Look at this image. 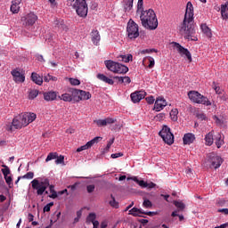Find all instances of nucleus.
I'll use <instances>...</instances> for the list:
<instances>
[{
  "instance_id": "f257e3e1",
  "label": "nucleus",
  "mask_w": 228,
  "mask_h": 228,
  "mask_svg": "<svg viewBox=\"0 0 228 228\" xmlns=\"http://www.w3.org/2000/svg\"><path fill=\"white\" fill-rule=\"evenodd\" d=\"M180 33L184 36V38L191 41H198L195 36V25H194V11L193 5L191 2L187 3L186 12L183 23L179 28Z\"/></svg>"
},
{
  "instance_id": "f03ea898",
  "label": "nucleus",
  "mask_w": 228,
  "mask_h": 228,
  "mask_svg": "<svg viewBox=\"0 0 228 228\" xmlns=\"http://www.w3.org/2000/svg\"><path fill=\"white\" fill-rule=\"evenodd\" d=\"M31 186L34 191H37V196H42L49 187L50 192L52 193L49 195V198L53 200L58 198L57 191L54 190V185L50 184V180L48 178L41 179V181L34 179L31 181Z\"/></svg>"
},
{
  "instance_id": "7ed1b4c3",
  "label": "nucleus",
  "mask_w": 228,
  "mask_h": 228,
  "mask_svg": "<svg viewBox=\"0 0 228 228\" xmlns=\"http://www.w3.org/2000/svg\"><path fill=\"white\" fill-rule=\"evenodd\" d=\"M140 20L142 26L149 30H156L158 27V20L156 18V12L154 10L149 9L144 12H142L140 14Z\"/></svg>"
},
{
  "instance_id": "20e7f679",
  "label": "nucleus",
  "mask_w": 228,
  "mask_h": 228,
  "mask_svg": "<svg viewBox=\"0 0 228 228\" xmlns=\"http://www.w3.org/2000/svg\"><path fill=\"white\" fill-rule=\"evenodd\" d=\"M104 64L107 69L115 74H126L129 72V68L126 65L114 61L112 60L104 61Z\"/></svg>"
},
{
  "instance_id": "39448f33",
  "label": "nucleus",
  "mask_w": 228,
  "mask_h": 228,
  "mask_svg": "<svg viewBox=\"0 0 228 228\" xmlns=\"http://www.w3.org/2000/svg\"><path fill=\"white\" fill-rule=\"evenodd\" d=\"M77 15L80 18H86L88 13V5L86 0H75L73 4Z\"/></svg>"
},
{
  "instance_id": "423d86ee",
  "label": "nucleus",
  "mask_w": 228,
  "mask_h": 228,
  "mask_svg": "<svg viewBox=\"0 0 228 228\" xmlns=\"http://www.w3.org/2000/svg\"><path fill=\"white\" fill-rule=\"evenodd\" d=\"M126 33L129 39H136L140 37L139 25L133 20H129L126 28Z\"/></svg>"
},
{
  "instance_id": "0eeeda50",
  "label": "nucleus",
  "mask_w": 228,
  "mask_h": 228,
  "mask_svg": "<svg viewBox=\"0 0 228 228\" xmlns=\"http://www.w3.org/2000/svg\"><path fill=\"white\" fill-rule=\"evenodd\" d=\"M189 98L196 103L199 104H204L207 106H210L211 102L208 101V99L203 95H201L200 93L195 91H191L188 94Z\"/></svg>"
},
{
  "instance_id": "6e6552de",
  "label": "nucleus",
  "mask_w": 228,
  "mask_h": 228,
  "mask_svg": "<svg viewBox=\"0 0 228 228\" xmlns=\"http://www.w3.org/2000/svg\"><path fill=\"white\" fill-rule=\"evenodd\" d=\"M159 134L163 139V142L167 145L174 143V134L171 133L170 128L167 126H164Z\"/></svg>"
},
{
  "instance_id": "1a4fd4ad",
  "label": "nucleus",
  "mask_w": 228,
  "mask_h": 228,
  "mask_svg": "<svg viewBox=\"0 0 228 228\" xmlns=\"http://www.w3.org/2000/svg\"><path fill=\"white\" fill-rule=\"evenodd\" d=\"M37 20V16L33 12H29L25 16L21 17V23L26 28L32 27Z\"/></svg>"
},
{
  "instance_id": "9d476101",
  "label": "nucleus",
  "mask_w": 228,
  "mask_h": 228,
  "mask_svg": "<svg viewBox=\"0 0 228 228\" xmlns=\"http://www.w3.org/2000/svg\"><path fill=\"white\" fill-rule=\"evenodd\" d=\"M12 79L15 83H23L25 81V75L20 68H15L11 71Z\"/></svg>"
},
{
  "instance_id": "9b49d317",
  "label": "nucleus",
  "mask_w": 228,
  "mask_h": 228,
  "mask_svg": "<svg viewBox=\"0 0 228 228\" xmlns=\"http://www.w3.org/2000/svg\"><path fill=\"white\" fill-rule=\"evenodd\" d=\"M172 45H174V47L177 49V52L180 53V55L186 56V58L189 60L190 62H191V54L190 51L187 48H184L183 45H181L177 42H172Z\"/></svg>"
},
{
  "instance_id": "f8f14e48",
  "label": "nucleus",
  "mask_w": 228,
  "mask_h": 228,
  "mask_svg": "<svg viewBox=\"0 0 228 228\" xmlns=\"http://www.w3.org/2000/svg\"><path fill=\"white\" fill-rule=\"evenodd\" d=\"M28 123L24 121L23 116L20 117L19 118H15L12 120V126L10 130L13 129H20L22 126H26Z\"/></svg>"
},
{
  "instance_id": "ddd939ff",
  "label": "nucleus",
  "mask_w": 228,
  "mask_h": 228,
  "mask_svg": "<svg viewBox=\"0 0 228 228\" xmlns=\"http://www.w3.org/2000/svg\"><path fill=\"white\" fill-rule=\"evenodd\" d=\"M223 162L224 160L220 156L214 154L210 155V165L214 169H218L222 166Z\"/></svg>"
},
{
  "instance_id": "4468645a",
  "label": "nucleus",
  "mask_w": 228,
  "mask_h": 228,
  "mask_svg": "<svg viewBox=\"0 0 228 228\" xmlns=\"http://www.w3.org/2000/svg\"><path fill=\"white\" fill-rule=\"evenodd\" d=\"M133 102L137 103L141 102L143 98H145V92L140 91L131 94L130 95Z\"/></svg>"
},
{
  "instance_id": "2eb2a0df",
  "label": "nucleus",
  "mask_w": 228,
  "mask_h": 228,
  "mask_svg": "<svg viewBox=\"0 0 228 228\" xmlns=\"http://www.w3.org/2000/svg\"><path fill=\"white\" fill-rule=\"evenodd\" d=\"M166 106H167V102L163 98L159 97L155 102L153 110H155L156 111H160Z\"/></svg>"
},
{
  "instance_id": "dca6fc26",
  "label": "nucleus",
  "mask_w": 228,
  "mask_h": 228,
  "mask_svg": "<svg viewBox=\"0 0 228 228\" xmlns=\"http://www.w3.org/2000/svg\"><path fill=\"white\" fill-rule=\"evenodd\" d=\"M91 41L94 45L98 46L101 41V36L98 30H92L90 33Z\"/></svg>"
},
{
  "instance_id": "f3484780",
  "label": "nucleus",
  "mask_w": 228,
  "mask_h": 228,
  "mask_svg": "<svg viewBox=\"0 0 228 228\" xmlns=\"http://www.w3.org/2000/svg\"><path fill=\"white\" fill-rule=\"evenodd\" d=\"M20 3H21V0L12 1L11 12L12 13H19V12L20 11Z\"/></svg>"
},
{
  "instance_id": "a211bd4d",
  "label": "nucleus",
  "mask_w": 228,
  "mask_h": 228,
  "mask_svg": "<svg viewBox=\"0 0 228 228\" xmlns=\"http://www.w3.org/2000/svg\"><path fill=\"white\" fill-rule=\"evenodd\" d=\"M183 139L184 145H191V143H193L195 140V135L191 133H188L184 134Z\"/></svg>"
},
{
  "instance_id": "6ab92c4d",
  "label": "nucleus",
  "mask_w": 228,
  "mask_h": 228,
  "mask_svg": "<svg viewBox=\"0 0 228 228\" xmlns=\"http://www.w3.org/2000/svg\"><path fill=\"white\" fill-rule=\"evenodd\" d=\"M68 92L70 94V96L72 98V102H79L78 96L80 90L69 88Z\"/></svg>"
},
{
  "instance_id": "aec40b11",
  "label": "nucleus",
  "mask_w": 228,
  "mask_h": 228,
  "mask_svg": "<svg viewBox=\"0 0 228 228\" xmlns=\"http://www.w3.org/2000/svg\"><path fill=\"white\" fill-rule=\"evenodd\" d=\"M96 77L104 82L107 83L108 85L113 86L114 85V80H112V78H108V77H106V75H103L102 73H98V75H96Z\"/></svg>"
},
{
  "instance_id": "412c9836",
  "label": "nucleus",
  "mask_w": 228,
  "mask_h": 228,
  "mask_svg": "<svg viewBox=\"0 0 228 228\" xmlns=\"http://www.w3.org/2000/svg\"><path fill=\"white\" fill-rule=\"evenodd\" d=\"M22 118L24 119V121L27 123V126L29 124V123H32L36 118H37V115L34 114V113H25L22 115Z\"/></svg>"
},
{
  "instance_id": "4be33fe9",
  "label": "nucleus",
  "mask_w": 228,
  "mask_h": 228,
  "mask_svg": "<svg viewBox=\"0 0 228 228\" xmlns=\"http://www.w3.org/2000/svg\"><path fill=\"white\" fill-rule=\"evenodd\" d=\"M92 98V94L88 92L80 90L78 93V102L80 101H86Z\"/></svg>"
},
{
  "instance_id": "5701e85b",
  "label": "nucleus",
  "mask_w": 228,
  "mask_h": 228,
  "mask_svg": "<svg viewBox=\"0 0 228 228\" xmlns=\"http://www.w3.org/2000/svg\"><path fill=\"white\" fill-rule=\"evenodd\" d=\"M123 8L125 12H131L134 8V0H123Z\"/></svg>"
},
{
  "instance_id": "b1692460",
  "label": "nucleus",
  "mask_w": 228,
  "mask_h": 228,
  "mask_svg": "<svg viewBox=\"0 0 228 228\" xmlns=\"http://www.w3.org/2000/svg\"><path fill=\"white\" fill-rule=\"evenodd\" d=\"M221 17L223 20H228V1L221 5Z\"/></svg>"
},
{
  "instance_id": "393cba45",
  "label": "nucleus",
  "mask_w": 228,
  "mask_h": 228,
  "mask_svg": "<svg viewBox=\"0 0 228 228\" xmlns=\"http://www.w3.org/2000/svg\"><path fill=\"white\" fill-rule=\"evenodd\" d=\"M142 213L143 210H142V208H136V207H134L131 208V210H129V215L133 216L143 217V216H142Z\"/></svg>"
},
{
  "instance_id": "a878e982",
  "label": "nucleus",
  "mask_w": 228,
  "mask_h": 228,
  "mask_svg": "<svg viewBox=\"0 0 228 228\" xmlns=\"http://www.w3.org/2000/svg\"><path fill=\"white\" fill-rule=\"evenodd\" d=\"M133 54L129 53L127 55L126 54H121L119 56H118V61H123L125 63H128L131 61H133Z\"/></svg>"
},
{
  "instance_id": "bb28decb",
  "label": "nucleus",
  "mask_w": 228,
  "mask_h": 228,
  "mask_svg": "<svg viewBox=\"0 0 228 228\" xmlns=\"http://www.w3.org/2000/svg\"><path fill=\"white\" fill-rule=\"evenodd\" d=\"M44 98L47 102H52L57 98V94L55 92H47L44 94Z\"/></svg>"
},
{
  "instance_id": "cd10ccee",
  "label": "nucleus",
  "mask_w": 228,
  "mask_h": 228,
  "mask_svg": "<svg viewBox=\"0 0 228 228\" xmlns=\"http://www.w3.org/2000/svg\"><path fill=\"white\" fill-rule=\"evenodd\" d=\"M31 79L35 84L38 86H42L43 84V77H40V75H37V73H32Z\"/></svg>"
},
{
  "instance_id": "c85d7f7f",
  "label": "nucleus",
  "mask_w": 228,
  "mask_h": 228,
  "mask_svg": "<svg viewBox=\"0 0 228 228\" xmlns=\"http://www.w3.org/2000/svg\"><path fill=\"white\" fill-rule=\"evenodd\" d=\"M201 29L208 38L212 37L211 29L207 26V24H201Z\"/></svg>"
},
{
  "instance_id": "c756f323",
  "label": "nucleus",
  "mask_w": 228,
  "mask_h": 228,
  "mask_svg": "<svg viewBox=\"0 0 228 228\" xmlns=\"http://www.w3.org/2000/svg\"><path fill=\"white\" fill-rule=\"evenodd\" d=\"M110 198L112 200L109 201L110 206L115 209L119 208V202L116 200V198L113 196V194H110Z\"/></svg>"
},
{
  "instance_id": "7c9ffc66",
  "label": "nucleus",
  "mask_w": 228,
  "mask_h": 228,
  "mask_svg": "<svg viewBox=\"0 0 228 228\" xmlns=\"http://www.w3.org/2000/svg\"><path fill=\"white\" fill-rule=\"evenodd\" d=\"M205 140H206V145H213L214 143V137H213V133L210 132L208 133L206 137H205Z\"/></svg>"
},
{
  "instance_id": "2f4dec72",
  "label": "nucleus",
  "mask_w": 228,
  "mask_h": 228,
  "mask_svg": "<svg viewBox=\"0 0 228 228\" xmlns=\"http://www.w3.org/2000/svg\"><path fill=\"white\" fill-rule=\"evenodd\" d=\"M216 146L217 149H220L222 145H224V139H222V135L220 134L216 135Z\"/></svg>"
},
{
  "instance_id": "473e14b6",
  "label": "nucleus",
  "mask_w": 228,
  "mask_h": 228,
  "mask_svg": "<svg viewBox=\"0 0 228 228\" xmlns=\"http://www.w3.org/2000/svg\"><path fill=\"white\" fill-rule=\"evenodd\" d=\"M100 139H102V138L100 136H96L94 139H92L91 141L87 142V143H86V146L87 147V149H91V147H93V145H94V143H98Z\"/></svg>"
},
{
  "instance_id": "72a5a7b5",
  "label": "nucleus",
  "mask_w": 228,
  "mask_h": 228,
  "mask_svg": "<svg viewBox=\"0 0 228 228\" xmlns=\"http://www.w3.org/2000/svg\"><path fill=\"white\" fill-rule=\"evenodd\" d=\"M132 180L135 182L140 187L147 188V182L143 180H139L136 176L133 177Z\"/></svg>"
},
{
  "instance_id": "f704fd0d",
  "label": "nucleus",
  "mask_w": 228,
  "mask_h": 228,
  "mask_svg": "<svg viewBox=\"0 0 228 228\" xmlns=\"http://www.w3.org/2000/svg\"><path fill=\"white\" fill-rule=\"evenodd\" d=\"M178 110L173 109L170 112V118L174 122H176L178 120Z\"/></svg>"
},
{
  "instance_id": "c9c22d12",
  "label": "nucleus",
  "mask_w": 228,
  "mask_h": 228,
  "mask_svg": "<svg viewBox=\"0 0 228 228\" xmlns=\"http://www.w3.org/2000/svg\"><path fill=\"white\" fill-rule=\"evenodd\" d=\"M59 98L66 102H71L72 101V97L71 94H63L61 96H59Z\"/></svg>"
},
{
  "instance_id": "e433bc0d",
  "label": "nucleus",
  "mask_w": 228,
  "mask_h": 228,
  "mask_svg": "<svg viewBox=\"0 0 228 228\" xmlns=\"http://www.w3.org/2000/svg\"><path fill=\"white\" fill-rule=\"evenodd\" d=\"M144 60H148V61H149L148 68L149 69L154 68V65L156 64V61H154V58L152 56H147V57L144 58Z\"/></svg>"
},
{
  "instance_id": "4c0bfd02",
  "label": "nucleus",
  "mask_w": 228,
  "mask_h": 228,
  "mask_svg": "<svg viewBox=\"0 0 228 228\" xmlns=\"http://www.w3.org/2000/svg\"><path fill=\"white\" fill-rule=\"evenodd\" d=\"M174 204L180 211L185 208V204L183 201L175 200Z\"/></svg>"
},
{
  "instance_id": "58836bf2",
  "label": "nucleus",
  "mask_w": 228,
  "mask_h": 228,
  "mask_svg": "<svg viewBox=\"0 0 228 228\" xmlns=\"http://www.w3.org/2000/svg\"><path fill=\"white\" fill-rule=\"evenodd\" d=\"M143 11V1L138 0L136 13H142Z\"/></svg>"
},
{
  "instance_id": "ea45409f",
  "label": "nucleus",
  "mask_w": 228,
  "mask_h": 228,
  "mask_svg": "<svg viewBox=\"0 0 228 228\" xmlns=\"http://www.w3.org/2000/svg\"><path fill=\"white\" fill-rule=\"evenodd\" d=\"M58 158L57 152H51L48 154L47 158L45 159V162H49L51 160L56 159Z\"/></svg>"
},
{
  "instance_id": "a19ab883",
  "label": "nucleus",
  "mask_w": 228,
  "mask_h": 228,
  "mask_svg": "<svg viewBox=\"0 0 228 228\" xmlns=\"http://www.w3.org/2000/svg\"><path fill=\"white\" fill-rule=\"evenodd\" d=\"M4 168L1 169L2 174L4 175V177H6L10 175V167L6 165L2 166Z\"/></svg>"
},
{
  "instance_id": "79ce46f5",
  "label": "nucleus",
  "mask_w": 228,
  "mask_h": 228,
  "mask_svg": "<svg viewBox=\"0 0 228 228\" xmlns=\"http://www.w3.org/2000/svg\"><path fill=\"white\" fill-rule=\"evenodd\" d=\"M95 219H96V214L94 213L88 214L87 222L94 224V223H96Z\"/></svg>"
},
{
  "instance_id": "37998d69",
  "label": "nucleus",
  "mask_w": 228,
  "mask_h": 228,
  "mask_svg": "<svg viewBox=\"0 0 228 228\" xmlns=\"http://www.w3.org/2000/svg\"><path fill=\"white\" fill-rule=\"evenodd\" d=\"M94 123H95L99 127L107 126L105 119L94 120Z\"/></svg>"
},
{
  "instance_id": "c03bdc74",
  "label": "nucleus",
  "mask_w": 228,
  "mask_h": 228,
  "mask_svg": "<svg viewBox=\"0 0 228 228\" xmlns=\"http://www.w3.org/2000/svg\"><path fill=\"white\" fill-rule=\"evenodd\" d=\"M142 206L145 208H152V201L150 200H144L142 202Z\"/></svg>"
},
{
  "instance_id": "a18cd8bd",
  "label": "nucleus",
  "mask_w": 228,
  "mask_h": 228,
  "mask_svg": "<svg viewBox=\"0 0 228 228\" xmlns=\"http://www.w3.org/2000/svg\"><path fill=\"white\" fill-rule=\"evenodd\" d=\"M152 53H158V50L157 49H154V48H151V49H144V50H142L141 51V53L142 54H151Z\"/></svg>"
},
{
  "instance_id": "49530a36",
  "label": "nucleus",
  "mask_w": 228,
  "mask_h": 228,
  "mask_svg": "<svg viewBox=\"0 0 228 228\" xmlns=\"http://www.w3.org/2000/svg\"><path fill=\"white\" fill-rule=\"evenodd\" d=\"M22 179L31 180L34 178V173L33 172H28L24 175L21 176Z\"/></svg>"
},
{
  "instance_id": "de8ad7c7",
  "label": "nucleus",
  "mask_w": 228,
  "mask_h": 228,
  "mask_svg": "<svg viewBox=\"0 0 228 228\" xmlns=\"http://www.w3.org/2000/svg\"><path fill=\"white\" fill-rule=\"evenodd\" d=\"M83 210L77 211V217L74 219V224H77L82 216Z\"/></svg>"
},
{
  "instance_id": "09e8293b",
  "label": "nucleus",
  "mask_w": 228,
  "mask_h": 228,
  "mask_svg": "<svg viewBox=\"0 0 228 228\" xmlns=\"http://www.w3.org/2000/svg\"><path fill=\"white\" fill-rule=\"evenodd\" d=\"M39 92L37 90H33L29 93L28 98L33 100L38 95Z\"/></svg>"
},
{
  "instance_id": "8fccbe9b",
  "label": "nucleus",
  "mask_w": 228,
  "mask_h": 228,
  "mask_svg": "<svg viewBox=\"0 0 228 228\" xmlns=\"http://www.w3.org/2000/svg\"><path fill=\"white\" fill-rule=\"evenodd\" d=\"M117 122V118H105V124L106 126L111 125Z\"/></svg>"
},
{
  "instance_id": "3c124183",
  "label": "nucleus",
  "mask_w": 228,
  "mask_h": 228,
  "mask_svg": "<svg viewBox=\"0 0 228 228\" xmlns=\"http://www.w3.org/2000/svg\"><path fill=\"white\" fill-rule=\"evenodd\" d=\"M56 165H61L64 164V156L61 155L58 156L56 160H55Z\"/></svg>"
},
{
  "instance_id": "603ef678",
  "label": "nucleus",
  "mask_w": 228,
  "mask_h": 228,
  "mask_svg": "<svg viewBox=\"0 0 228 228\" xmlns=\"http://www.w3.org/2000/svg\"><path fill=\"white\" fill-rule=\"evenodd\" d=\"M54 205L53 201L49 202L44 207V212H50L51 208Z\"/></svg>"
},
{
  "instance_id": "864d4df0",
  "label": "nucleus",
  "mask_w": 228,
  "mask_h": 228,
  "mask_svg": "<svg viewBox=\"0 0 228 228\" xmlns=\"http://www.w3.org/2000/svg\"><path fill=\"white\" fill-rule=\"evenodd\" d=\"M69 82L72 86H79L80 85V80L77 78H69Z\"/></svg>"
},
{
  "instance_id": "5fc2aeb1",
  "label": "nucleus",
  "mask_w": 228,
  "mask_h": 228,
  "mask_svg": "<svg viewBox=\"0 0 228 228\" xmlns=\"http://www.w3.org/2000/svg\"><path fill=\"white\" fill-rule=\"evenodd\" d=\"M123 156H124V154L122 152H118V153L111 154L110 158L113 159H116L121 158Z\"/></svg>"
},
{
  "instance_id": "6e6d98bb",
  "label": "nucleus",
  "mask_w": 228,
  "mask_h": 228,
  "mask_svg": "<svg viewBox=\"0 0 228 228\" xmlns=\"http://www.w3.org/2000/svg\"><path fill=\"white\" fill-rule=\"evenodd\" d=\"M132 82L130 77H123V84L125 86L129 85Z\"/></svg>"
},
{
  "instance_id": "4d7b16f0",
  "label": "nucleus",
  "mask_w": 228,
  "mask_h": 228,
  "mask_svg": "<svg viewBox=\"0 0 228 228\" xmlns=\"http://www.w3.org/2000/svg\"><path fill=\"white\" fill-rule=\"evenodd\" d=\"M94 190H95V185H94V184H89V185H87V192H88V193L94 192Z\"/></svg>"
},
{
  "instance_id": "13d9d810",
  "label": "nucleus",
  "mask_w": 228,
  "mask_h": 228,
  "mask_svg": "<svg viewBox=\"0 0 228 228\" xmlns=\"http://www.w3.org/2000/svg\"><path fill=\"white\" fill-rule=\"evenodd\" d=\"M114 142H115V138H111V139L108 142L107 146H106L107 151H109V149H110V147H111V145H113Z\"/></svg>"
},
{
  "instance_id": "bf43d9fd",
  "label": "nucleus",
  "mask_w": 228,
  "mask_h": 228,
  "mask_svg": "<svg viewBox=\"0 0 228 228\" xmlns=\"http://www.w3.org/2000/svg\"><path fill=\"white\" fill-rule=\"evenodd\" d=\"M197 118L200 120H206L207 119V117L204 113H198Z\"/></svg>"
},
{
  "instance_id": "052dcab7",
  "label": "nucleus",
  "mask_w": 228,
  "mask_h": 228,
  "mask_svg": "<svg viewBox=\"0 0 228 228\" xmlns=\"http://www.w3.org/2000/svg\"><path fill=\"white\" fill-rule=\"evenodd\" d=\"M4 180H5V183H6L8 185H11V184H12V176L6 175V176H4Z\"/></svg>"
},
{
  "instance_id": "680f3d73",
  "label": "nucleus",
  "mask_w": 228,
  "mask_h": 228,
  "mask_svg": "<svg viewBox=\"0 0 228 228\" xmlns=\"http://www.w3.org/2000/svg\"><path fill=\"white\" fill-rule=\"evenodd\" d=\"M87 146H86V145H84V146H80V147H78V149H77V152H82V151H87Z\"/></svg>"
},
{
  "instance_id": "e2e57ef3",
  "label": "nucleus",
  "mask_w": 228,
  "mask_h": 228,
  "mask_svg": "<svg viewBox=\"0 0 228 228\" xmlns=\"http://www.w3.org/2000/svg\"><path fill=\"white\" fill-rule=\"evenodd\" d=\"M113 79L118 80L120 84H124V77H113Z\"/></svg>"
},
{
  "instance_id": "0e129e2a",
  "label": "nucleus",
  "mask_w": 228,
  "mask_h": 228,
  "mask_svg": "<svg viewBox=\"0 0 228 228\" xmlns=\"http://www.w3.org/2000/svg\"><path fill=\"white\" fill-rule=\"evenodd\" d=\"M154 101H156L152 96H149L146 98V102L149 103V104H152L154 102Z\"/></svg>"
},
{
  "instance_id": "69168bd1",
  "label": "nucleus",
  "mask_w": 228,
  "mask_h": 228,
  "mask_svg": "<svg viewBox=\"0 0 228 228\" xmlns=\"http://www.w3.org/2000/svg\"><path fill=\"white\" fill-rule=\"evenodd\" d=\"M217 213H223L224 215H228V208H219V210H217Z\"/></svg>"
},
{
  "instance_id": "338daca9",
  "label": "nucleus",
  "mask_w": 228,
  "mask_h": 228,
  "mask_svg": "<svg viewBox=\"0 0 228 228\" xmlns=\"http://www.w3.org/2000/svg\"><path fill=\"white\" fill-rule=\"evenodd\" d=\"M44 80L46 83H49L51 81V75L48 73V75H45Z\"/></svg>"
},
{
  "instance_id": "774afa93",
  "label": "nucleus",
  "mask_w": 228,
  "mask_h": 228,
  "mask_svg": "<svg viewBox=\"0 0 228 228\" xmlns=\"http://www.w3.org/2000/svg\"><path fill=\"white\" fill-rule=\"evenodd\" d=\"M108 227V222L104 221L101 223L100 228H107Z\"/></svg>"
}]
</instances>
